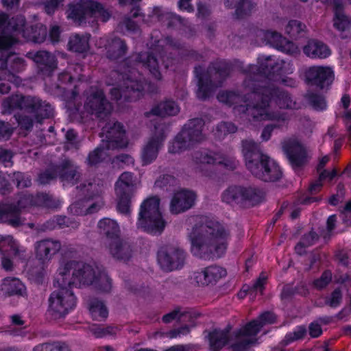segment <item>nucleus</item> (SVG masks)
Segmentation results:
<instances>
[{
  "instance_id": "obj_18",
  "label": "nucleus",
  "mask_w": 351,
  "mask_h": 351,
  "mask_svg": "<svg viewBox=\"0 0 351 351\" xmlns=\"http://www.w3.org/2000/svg\"><path fill=\"white\" fill-rule=\"evenodd\" d=\"M102 133L106 134L108 149H122L128 145L124 125L118 121L107 123L102 128Z\"/></svg>"
},
{
  "instance_id": "obj_50",
  "label": "nucleus",
  "mask_w": 351,
  "mask_h": 351,
  "mask_svg": "<svg viewBox=\"0 0 351 351\" xmlns=\"http://www.w3.org/2000/svg\"><path fill=\"white\" fill-rule=\"evenodd\" d=\"M306 25L298 20H290L285 27V32L291 38L297 39L302 36Z\"/></svg>"
},
{
  "instance_id": "obj_33",
  "label": "nucleus",
  "mask_w": 351,
  "mask_h": 351,
  "mask_svg": "<svg viewBox=\"0 0 351 351\" xmlns=\"http://www.w3.org/2000/svg\"><path fill=\"white\" fill-rule=\"evenodd\" d=\"M16 33L21 34L28 41L39 44L45 40L47 35L46 26L40 23L27 27L25 23L21 29L16 31Z\"/></svg>"
},
{
  "instance_id": "obj_27",
  "label": "nucleus",
  "mask_w": 351,
  "mask_h": 351,
  "mask_svg": "<svg viewBox=\"0 0 351 351\" xmlns=\"http://www.w3.org/2000/svg\"><path fill=\"white\" fill-rule=\"evenodd\" d=\"M194 73L198 80L197 97L201 100H206L211 96L214 88L220 85H218L217 82L215 84L209 71H205L200 65L195 66Z\"/></svg>"
},
{
  "instance_id": "obj_52",
  "label": "nucleus",
  "mask_w": 351,
  "mask_h": 351,
  "mask_svg": "<svg viewBox=\"0 0 351 351\" xmlns=\"http://www.w3.org/2000/svg\"><path fill=\"white\" fill-rule=\"evenodd\" d=\"M237 131V126L232 123L221 121L216 127V136L219 138H224L227 135L234 134Z\"/></svg>"
},
{
  "instance_id": "obj_16",
  "label": "nucleus",
  "mask_w": 351,
  "mask_h": 351,
  "mask_svg": "<svg viewBox=\"0 0 351 351\" xmlns=\"http://www.w3.org/2000/svg\"><path fill=\"white\" fill-rule=\"evenodd\" d=\"M84 109L96 118L104 120L111 114L113 107L106 98L104 90L96 88L86 97Z\"/></svg>"
},
{
  "instance_id": "obj_40",
  "label": "nucleus",
  "mask_w": 351,
  "mask_h": 351,
  "mask_svg": "<svg viewBox=\"0 0 351 351\" xmlns=\"http://www.w3.org/2000/svg\"><path fill=\"white\" fill-rule=\"evenodd\" d=\"M90 34H75L69 37L68 50L76 53H87L90 49Z\"/></svg>"
},
{
  "instance_id": "obj_53",
  "label": "nucleus",
  "mask_w": 351,
  "mask_h": 351,
  "mask_svg": "<svg viewBox=\"0 0 351 351\" xmlns=\"http://www.w3.org/2000/svg\"><path fill=\"white\" fill-rule=\"evenodd\" d=\"M104 159V147L102 146H97L88 153L86 159V163L89 167H95L100 164Z\"/></svg>"
},
{
  "instance_id": "obj_38",
  "label": "nucleus",
  "mask_w": 351,
  "mask_h": 351,
  "mask_svg": "<svg viewBox=\"0 0 351 351\" xmlns=\"http://www.w3.org/2000/svg\"><path fill=\"white\" fill-rule=\"evenodd\" d=\"M31 95H12L5 99L2 102V108L4 113L12 114L16 110L27 109V99Z\"/></svg>"
},
{
  "instance_id": "obj_21",
  "label": "nucleus",
  "mask_w": 351,
  "mask_h": 351,
  "mask_svg": "<svg viewBox=\"0 0 351 351\" xmlns=\"http://www.w3.org/2000/svg\"><path fill=\"white\" fill-rule=\"evenodd\" d=\"M27 58L32 60L36 66L38 73L45 76H51L58 68L56 57L45 50L27 52Z\"/></svg>"
},
{
  "instance_id": "obj_44",
  "label": "nucleus",
  "mask_w": 351,
  "mask_h": 351,
  "mask_svg": "<svg viewBox=\"0 0 351 351\" xmlns=\"http://www.w3.org/2000/svg\"><path fill=\"white\" fill-rule=\"evenodd\" d=\"M333 26L339 32H344L351 27V21L344 14L343 8L340 3L335 5Z\"/></svg>"
},
{
  "instance_id": "obj_25",
  "label": "nucleus",
  "mask_w": 351,
  "mask_h": 351,
  "mask_svg": "<svg viewBox=\"0 0 351 351\" xmlns=\"http://www.w3.org/2000/svg\"><path fill=\"white\" fill-rule=\"evenodd\" d=\"M102 4L93 0H80L69 4L68 17L75 21H83L86 15H93L95 11L102 10Z\"/></svg>"
},
{
  "instance_id": "obj_43",
  "label": "nucleus",
  "mask_w": 351,
  "mask_h": 351,
  "mask_svg": "<svg viewBox=\"0 0 351 351\" xmlns=\"http://www.w3.org/2000/svg\"><path fill=\"white\" fill-rule=\"evenodd\" d=\"M278 116L279 117L271 120L274 123L265 125L263 129L261 137L263 141L270 139L274 129L281 128L288 124L289 117L286 113L278 112Z\"/></svg>"
},
{
  "instance_id": "obj_45",
  "label": "nucleus",
  "mask_w": 351,
  "mask_h": 351,
  "mask_svg": "<svg viewBox=\"0 0 351 351\" xmlns=\"http://www.w3.org/2000/svg\"><path fill=\"white\" fill-rule=\"evenodd\" d=\"M89 311L95 319H106L108 316V310L104 303L97 298H91L88 302Z\"/></svg>"
},
{
  "instance_id": "obj_30",
  "label": "nucleus",
  "mask_w": 351,
  "mask_h": 351,
  "mask_svg": "<svg viewBox=\"0 0 351 351\" xmlns=\"http://www.w3.org/2000/svg\"><path fill=\"white\" fill-rule=\"evenodd\" d=\"M196 194L188 189H181L173 194L170 204L172 214H179L190 209L195 204Z\"/></svg>"
},
{
  "instance_id": "obj_28",
  "label": "nucleus",
  "mask_w": 351,
  "mask_h": 351,
  "mask_svg": "<svg viewBox=\"0 0 351 351\" xmlns=\"http://www.w3.org/2000/svg\"><path fill=\"white\" fill-rule=\"evenodd\" d=\"M227 275L226 269L217 265L208 266L193 274V280L197 285H215Z\"/></svg>"
},
{
  "instance_id": "obj_5",
  "label": "nucleus",
  "mask_w": 351,
  "mask_h": 351,
  "mask_svg": "<svg viewBox=\"0 0 351 351\" xmlns=\"http://www.w3.org/2000/svg\"><path fill=\"white\" fill-rule=\"evenodd\" d=\"M204 121L202 118L189 119L181 130L172 139L168 146L171 154H179L191 149L204 138L203 128Z\"/></svg>"
},
{
  "instance_id": "obj_34",
  "label": "nucleus",
  "mask_w": 351,
  "mask_h": 351,
  "mask_svg": "<svg viewBox=\"0 0 351 351\" xmlns=\"http://www.w3.org/2000/svg\"><path fill=\"white\" fill-rule=\"evenodd\" d=\"M180 112V108L177 103L171 99H167L160 102L152 108L149 111L145 112L147 118L151 116L166 117L175 116Z\"/></svg>"
},
{
  "instance_id": "obj_42",
  "label": "nucleus",
  "mask_w": 351,
  "mask_h": 351,
  "mask_svg": "<svg viewBox=\"0 0 351 351\" xmlns=\"http://www.w3.org/2000/svg\"><path fill=\"white\" fill-rule=\"evenodd\" d=\"M100 234H104L110 241L117 239L120 236V228L117 221L110 218H103L97 223Z\"/></svg>"
},
{
  "instance_id": "obj_29",
  "label": "nucleus",
  "mask_w": 351,
  "mask_h": 351,
  "mask_svg": "<svg viewBox=\"0 0 351 351\" xmlns=\"http://www.w3.org/2000/svg\"><path fill=\"white\" fill-rule=\"evenodd\" d=\"M56 170L60 180L72 186L77 184L81 177L79 165L69 158L62 160L56 165Z\"/></svg>"
},
{
  "instance_id": "obj_15",
  "label": "nucleus",
  "mask_w": 351,
  "mask_h": 351,
  "mask_svg": "<svg viewBox=\"0 0 351 351\" xmlns=\"http://www.w3.org/2000/svg\"><path fill=\"white\" fill-rule=\"evenodd\" d=\"M259 97V101L256 104H245L238 105L234 109L240 113L247 116L249 120L254 121L272 120L279 117L278 112H269L268 108L270 106L268 99L265 95H256Z\"/></svg>"
},
{
  "instance_id": "obj_26",
  "label": "nucleus",
  "mask_w": 351,
  "mask_h": 351,
  "mask_svg": "<svg viewBox=\"0 0 351 351\" xmlns=\"http://www.w3.org/2000/svg\"><path fill=\"white\" fill-rule=\"evenodd\" d=\"M232 326L228 324L223 329L214 328L212 330H206L207 333L205 339L208 342L209 350L210 351H219L225 346L230 344L231 349V335Z\"/></svg>"
},
{
  "instance_id": "obj_4",
  "label": "nucleus",
  "mask_w": 351,
  "mask_h": 351,
  "mask_svg": "<svg viewBox=\"0 0 351 351\" xmlns=\"http://www.w3.org/2000/svg\"><path fill=\"white\" fill-rule=\"evenodd\" d=\"M137 228L152 234H160L166 221L160 210V199L157 197H150L141 204L136 222Z\"/></svg>"
},
{
  "instance_id": "obj_37",
  "label": "nucleus",
  "mask_w": 351,
  "mask_h": 351,
  "mask_svg": "<svg viewBox=\"0 0 351 351\" xmlns=\"http://www.w3.org/2000/svg\"><path fill=\"white\" fill-rule=\"evenodd\" d=\"M6 247L13 251L15 255L19 254V249L15 246L12 237L0 235V254L3 255L1 262V267L6 271H11L14 269V264L12 260L4 254V248ZM6 250H8L6 249Z\"/></svg>"
},
{
  "instance_id": "obj_51",
  "label": "nucleus",
  "mask_w": 351,
  "mask_h": 351,
  "mask_svg": "<svg viewBox=\"0 0 351 351\" xmlns=\"http://www.w3.org/2000/svg\"><path fill=\"white\" fill-rule=\"evenodd\" d=\"M45 275V265L39 263L38 266L31 267L27 271L28 279L31 283L42 285Z\"/></svg>"
},
{
  "instance_id": "obj_7",
  "label": "nucleus",
  "mask_w": 351,
  "mask_h": 351,
  "mask_svg": "<svg viewBox=\"0 0 351 351\" xmlns=\"http://www.w3.org/2000/svg\"><path fill=\"white\" fill-rule=\"evenodd\" d=\"M129 72L124 80V89L114 87L110 90L112 98L117 101L124 97L127 101H135L144 96L146 88L149 89L152 86V84L141 73H138V76L133 77L132 71L129 70Z\"/></svg>"
},
{
  "instance_id": "obj_11",
  "label": "nucleus",
  "mask_w": 351,
  "mask_h": 351,
  "mask_svg": "<svg viewBox=\"0 0 351 351\" xmlns=\"http://www.w3.org/2000/svg\"><path fill=\"white\" fill-rule=\"evenodd\" d=\"M246 86L255 95H265L270 104L274 101L280 108H291L293 101L290 94L273 84H263L256 80H245Z\"/></svg>"
},
{
  "instance_id": "obj_24",
  "label": "nucleus",
  "mask_w": 351,
  "mask_h": 351,
  "mask_svg": "<svg viewBox=\"0 0 351 351\" xmlns=\"http://www.w3.org/2000/svg\"><path fill=\"white\" fill-rule=\"evenodd\" d=\"M27 101V112L33 114L36 122L42 123L43 120L53 117L54 108L49 102L36 96H30Z\"/></svg>"
},
{
  "instance_id": "obj_58",
  "label": "nucleus",
  "mask_w": 351,
  "mask_h": 351,
  "mask_svg": "<svg viewBox=\"0 0 351 351\" xmlns=\"http://www.w3.org/2000/svg\"><path fill=\"white\" fill-rule=\"evenodd\" d=\"M19 209V215L22 209H25L29 207L35 206L34 204V195L30 193L21 194L15 204Z\"/></svg>"
},
{
  "instance_id": "obj_62",
  "label": "nucleus",
  "mask_w": 351,
  "mask_h": 351,
  "mask_svg": "<svg viewBox=\"0 0 351 351\" xmlns=\"http://www.w3.org/2000/svg\"><path fill=\"white\" fill-rule=\"evenodd\" d=\"M0 294L3 297L23 296L26 295V289L25 287H21L19 289L17 287H1Z\"/></svg>"
},
{
  "instance_id": "obj_39",
  "label": "nucleus",
  "mask_w": 351,
  "mask_h": 351,
  "mask_svg": "<svg viewBox=\"0 0 351 351\" xmlns=\"http://www.w3.org/2000/svg\"><path fill=\"white\" fill-rule=\"evenodd\" d=\"M232 69V62L223 59L211 62L208 67V70L213 71L214 75L217 77V83L220 86L229 77Z\"/></svg>"
},
{
  "instance_id": "obj_2",
  "label": "nucleus",
  "mask_w": 351,
  "mask_h": 351,
  "mask_svg": "<svg viewBox=\"0 0 351 351\" xmlns=\"http://www.w3.org/2000/svg\"><path fill=\"white\" fill-rule=\"evenodd\" d=\"M242 148L245 166L254 177L267 182H275L281 179L282 169L276 161L261 152L258 143L243 141Z\"/></svg>"
},
{
  "instance_id": "obj_31",
  "label": "nucleus",
  "mask_w": 351,
  "mask_h": 351,
  "mask_svg": "<svg viewBox=\"0 0 351 351\" xmlns=\"http://www.w3.org/2000/svg\"><path fill=\"white\" fill-rule=\"evenodd\" d=\"M264 38L268 44L281 52L293 55L298 51V47L293 42L276 32L267 30L264 33Z\"/></svg>"
},
{
  "instance_id": "obj_12",
  "label": "nucleus",
  "mask_w": 351,
  "mask_h": 351,
  "mask_svg": "<svg viewBox=\"0 0 351 351\" xmlns=\"http://www.w3.org/2000/svg\"><path fill=\"white\" fill-rule=\"evenodd\" d=\"M25 23V17L21 14L10 18L9 14L0 12V49H11L18 43V39L11 32H16L21 29Z\"/></svg>"
},
{
  "instance_id": "obj_23",
  "label": "nucleus",
  "mask_w": 351,
  "mask_h": 351,
  "mask_svg": "<svg viewBox=\"0 0 351 351\" xmlns=\"http://www.w3.org/2000/svg\"><path fill=\"white\" fill-rule=\"evenodd\" d=\"M62 247L60 241L49 238L41 239L34 243L36 260L43 265L48 263Z\"/></svg>"
},
{
  "instance_id": "obj_36",
  "label": "nucleus",
  "mask_w": 351,
  "mask_h": 351,
  "mask_svg": "<svg viewBox=\"0 0 351 351\" xmlns=\"http://www.w3.org/2000/svg\"><path fill=\"white\" fill-rule=\"evenodd\" d=\"M109 250L111 255L116 259L128 261L132 257L131 246L120 239V236L109 243Z\"/></svg>"
},
{
  "instance_id": "obj_32",
  "label": "nucleus",
  "mask_w": 351,
  "mask_h": 351,
  "mask_svg": "<svg viewBox=\"0 0 351 351\" xmlns=\"http://www.w3.org/2000/svg\"><path fill=\"white\" fill-rule=\"evenodd\" d=\"M105 49L106 58L111 61L117 62L125 56L128 47L124 39L112 36L107 39Z\"/></svg>"
},
{
  "instance_id": "obj_55",
  "label": "nucleus",
  "mask_w": 351,
  "mask_h": 351,
  "mask_svg": "<svg viewBox=\"0 0 351 351\" xmlns=\"http://www.w3.org/2000/svg\"><path fill=\"white\" fill-rule=\"evenodd\" d=\"M217 154L213 155L205 150H199L194 153L193 159L197 163L215 165Z\"/></svg>"
},
{
  "instance_id": "obj_10",
  "label": "nucleus",
  "mask_w": 351,
  "mask_h": 351,
  "mask_svg": "<svg viewBox=\"0 0 351 351\" xmlns=\"http://www.w3.org/2000/svg\"><path fill=\"white\" fill-rule=\"evenodd\" d=\"M135 189L134 174L128 171L122 173L115 183L118 213L125 216L130 215L132 198L134 195Z\"/></svg>"
},
{
  "instance_id": "obj_14",
  "label": "nucleus",
  "mask_w": 351,
  "mask_h": 351,
  "mask_svg": "<svg viewBox=\"0 0 351 351\" xmlns=\"http://www.w3.org/2000/svg\"><path fill=\"white\" fill-rule=\"evenodd\" d=\"M261 328V324L253 319L241 328L235 330L231 334V348L235 351L249 350L256 343L255 337Z\"/></svg>"
},
{
  "instance_id": "obj_3",
  "label": "nucleus",
  "mask_w": 351,
  "mask_h": 351,
  "mask_svg": "<svg viewBox=\"0 0 351 351\" xmlns=\"http://www.w3.org/2000/svg\"><path fill=\"white\" fill-rule=\"evenodd\" d=\"M58 275L61 276L62 283L59 282V279L54 281L53 285H100L99 277L101 274H97L95 268L90 264L77 261H69L58 271Z\"/></svg>"
},
{
  "instance_id": "obj_8",
  "label": "nucleus",
  "mask_w": 351,
  "mask_h": 351,
  "mask_svg": "<svg viewBox=\"0 0 351 351\" xmlns=\"http://www.w3.org/2000/svg\"><path fill=\"white\" fill-rule=\"evenodd\" d=\"M265 197V192L263 189L256 186L245 187L242 186H230L223 191L221 199L223 202L241 206L246 202L253 206L262 202Z\"/></svg>"
},
{
  "instance_id": "obj_1",
  "label": "nucleus",
  "mask_w": 351,
  "mask_h": 351,
  "mask_svg": "<svg viewBox=\"0 0 351 351\" xmlns=\"http://www.w3.org/2000/svg\"><path fill=\"white\" fill-rule=\"evenodd\" d=\"M228 235L213 217H197L189 234L191 252L194 256L206 261L221 258L226 252Z\"/></svg>"
},
{
  "instance_id": "obj_63",
  "label": "nucleus",
  "mask_w": 351,
  "mask_h": 351,
  "mask_svg": "<svg viewBox=\"0 0 351 351\" xmlns=\"http://www.w3.org/2000/svg\"><path fill=\"white\" fill-rule=\"evenodd\" d=\"M264 287H242L237 293L239 299H243L245 296L249 295L250 299H254L256 295L257 291H260L262 294Z\"/></svg>"
},
{
  "instance_id": "obj_49",
  "label": "nucleus",
  "mask_w": 351,
  "mask_h": 351,
  "mask_svg": "<svg viewBox=\"0 0 351 351\" xmlns=\"http://www.w3.org/2000/svg\"><path fill=\"white\" fill-rule=\"evenodd\" d=\"M254 4L251 0H240L235 6L234 16L242 19L251 14Z\"/></svg>"
},
{
  "instance_id": "obj_35",
  "label": "nucleus",
  "mask_w": 351,
  "mask_h": 351,
  "mask_svg": "<svg viewBox=\"0 0 351 351\" xmlns=\"http://www.w3.org/2000/svg\"><path fill=\"white\" fill-rule=\"evenodd\" d=\"M304 53L312 59H325L331 55L327 45L318 40H310L304 47Z\"/></svg>"
},
{
  "instance_id": "obj_17",
  "label": "nucleus",
  "mask_w": 351,
  "mask_h": 351,
  "mask_svg": "<svg viewBox=\"0 0 351 351\" xmlns=\"http://www.w3.org/2000/svg\"><path fill=\"white\" fill-rule=\"evenodd\" d=\"M123 62L128 68L131 69L141 65L149 71L150 74L155 80H160L162 79V74L159 69L158 60L151 52L141 51L132 54L125 58Z\"/></svg>"
},
{
  "instance_id": "obj_20",
  "label": "nucleus",
  "mask_w": 351,
  "mask_h": 351,
  "mask_svg": "<svg viewBox=\"0 0 351 351\" xmlns=\"http://www.w3.org/2000/svg\"><path fill=\"white\" fill-rule=\"evenodd\" d=\"M165 138V130L164 128H160L148 139L141 152V160L143 166L149 165L156 160Z\"/></svg>"
},
{
  "instance_id": "obj_41",
  "label": "nucleus",
  "mask_w": 351,
  "mask_h": 351,
  "mask_svg": "<svg viewBox=\"0 0 351 351\" xmlns=\"http://www.w3.org/2000/svg\"><path fill=\"white\" fill-rule=\"evenodd\" d=\"M5 222L13 226L21 225L19 209L14 204H0V223Z\"/></svg>"
},
{
  "instance_id": "obj_61",
  "label": "nucleus",
  "mask_w": 351,
  "mask_h": 351,
  "mask_svg": "<svg viewBox=\"0 0 351 351\" xmlns=\"http://www.w3.org/2000/svg\"><path fill=\"white\" fill-rule=\"evenodd\" d=\"M58 177L56 167L55 169H45L38 175V181L40 184L45 185L55 180Z\"/></svg>"
},
{
  "instance_id": "obj_64",
  "label": "nucleus",
  "mask_w": 351,
  "mask_h": 351,
  "mask_svg": "<svg viewBox=\"0 0 351 351\" xmlns=\"http://www.w3.org/2000/svg\"><path fill=\"white\" fill-rule=\"evenodd\" d=\"M342 300V292L339 288L335 289L330 296L325 298V304L330 307H336L340 304Z\"/></svg>"
},
{
  "instance_id": "obj_48",
  "label": "nucleus",
  "mask_w": 351,
  "mask_h": 351,
  "mask_svg": "<svg viewBox=\"0 0 351 351\" xmlns=\"http://www.w3.org/2000/svg\"><path fill=\"white\" fill-rule=\"evenodd\" d=\"M183 317L190 319L193 318V315L188 311H181V307L176 306L172 311L164 315L162 321L165 324H169L173 320H176L180 323L184 321Z\"/></svg>"
},
{
  "instance_id": "obj_54",
  "label": "nucleus",
  "mask_w": 351,
  "mask_h": 351,
  "mask_svg": "<svg viewBox=\"0 0 351 351\" xmlns=\"http://www.w3.org/2000/svg\"><path fill=\"white\" fill-rule=\"evenodd\" d=\"M33 351H70L68 346L62 342L45 343L37 345Z\"/></svg>"
},
{
  "instance_id": "obj_19",
  "label": "nucleus",
  "mask_w": 351,
  "mask_h": 351,
  "mask_svg": "<svg viewBox=\"0 0 351 351\" xmlns=\"http://www.w3.org/2000/svg\"><path fill=\"white\" fill-rule=\"evenodd\" d=\"M306 83L311 86H316L319 89L332 84L335 74L332 69L324 66H311L305 71Z\"/></svg>"
},
{
  "instance_id": "obj_60",
  "label": "nucleus",
  "mask_w": 351,
  "mask_h": 351,
  "mask_svg": "<svg viewBox=\"0 0 351 351\" xmlns=\"http://www.w3.org/2000/svg\"><path fill=\"white\" fill-rule=\"evenodd\" d=\"M34 204L35 206L53 207L52 197L47 193H38L34 195Z\"/></svg>"
},
{
  "instance_id": "obj_59",
  "label": "nucleus",
  "mask_w": 351,
  "mask_h": 351,
  "mask_svg": "<svg viewBox=\"0 0 351 351\" xmlns=\"http://www.w3.org/2000/svg\"><path fill=\"white\" fill-rule=\"evenodd\" d=\"M308 99L315 110L322 111L326 109V102L322 95L317 93H311L308 95Z\"/></svg>"
},
{
  "instance_id": "obj_46",
  "label": "nucleus",
  "mask_w": 351,
  "mask_h": 351,
  "mask_svg": "<svg viewBox=\"0 0 351 351\" xmlns=\"http://www.w3.org/2000/svg\"><path fill=\"white\" fill-rule=\"evenodd\" d=\"M217 98L219 102L234 108L238 106L237 104L243 100L242 94L239 90L220 91Z\"/></svg>"
},
{
  "instance_id": "obj_6",
  "label": "nucleus",
  "mask_w": 351,
  "mask_h": 351,
  "mask_svg": "<svg viewBox=\"0 0 351 351\" xmlns=\"http://www.w3.org/2000/svg\"><path fill=\"white\" fill-rule=\"evenodd\" d=\"M258 65H252L249 68V72L257 74L268 79L269 80L280 82L289 86H297V81L285 75L286 62L284 60L275 61L270 56H260L258 58Z\"/></svg>"
},
{
  "instance_id": "obj_9",
  "label": "nucleus",
  "mask_w": 351,
  "mask_h": 351,
  "mask_svg": "<svg viewBox=\"0 0 351 351\" xmlns=\"http://www.w3.org/2000/svg\"><path fill=\"white\" fill-rule=\"evenodd\" d=\"M76 304L71 287H58L49 298L48 314L54 319L64 317Z\"/></svg>"
},
{
  "instance_id": "obj_13",
  "label": "nucleus",
  "mask_w": 351,
  "mask_h": 351,
  "mask_svg": "<svg viewBox=\"0 0 351 351\" xmlns=\"http://www.w3.org/2000/svg\"><path fill=\"white\" fill-rule=\"evenodd\" d=\"M186 258V252L171 244L162 245L157 252V261L161 269L165 271L181 269Z\"/></svg>"
},
{
  "instance_id": "obj_22",
  "label": "nucleus",
  "mask_w": 351,
  "mask_h": 351,
  "mask_svg": "<svg viewBox=\"0 0 351 351\" xmlns=\"http://www.w3.org/2000/svg\"><path fill=\"white\" fill-rule=\"evenodd\" d=\"M282 149L293 169L304 167L308 162L305 147L298 141L289 140L282 145Z\"/></svg>"
},
{
  "instance_id": "obj_56",
  "label": "nucleus",
  "mask_w": 351,
  "mask_h": 351,
  "mask_svg": "<svg viewBox=\"0 0 351 351\" xmlns=\"http://www.w3.org/2000/svg\"><path fill=\"white\" fill-rule=\"evenodd\" d=\"M64 138L65 143L68 145L70 148L78 149L80 147L81 141L77 132L74 129H69L65 133Z\"/></svg>"
},
{
  "instance_id": "obj_57",
  "label": "nucleus",
  "mask_w": 351,
  "mask_h": 351,
  "mask_svg": "<svg viewBox=\"0 0 351 351\" xmlns=\"http://www.w3.org/2000/svg\"><path fill=\"white\" fill-rule=\"evenodd\" d=\"M54 221L60 228L65 227H71L72 228H77L80 223L77 221L73 217H69L64 215L54 216Z\"/></svg>"
},
{
  "instance_id": "obj_47",
  "label": "nucleus",
  "mask_w": 351,
  "mask_h": 351,
  "mask_svg": "<svg viewBox=\"0 0 351 351\" xmlns=\"http://www.w3.org/2000/svg\"><path fill=\"white\" fill-rule=\"evenodd\" d=\"M103 205L102 201H97L89 205L85 210H83L80 208L81 204L80 202H75L70 205L69 210L75 215H86L97 213L102 208Z\"/></svg>"
}]
</instances>
